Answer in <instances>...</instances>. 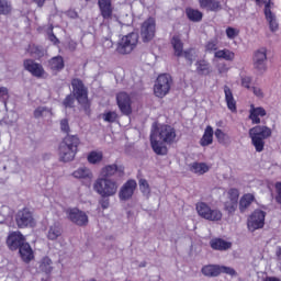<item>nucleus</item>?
<instances>
[{
    "label": "nucleus",
    "mask_w": 281,
    "mask_h": 281,
    "mask_svg": "<svg viewBox=\"0 0 281 281\" xmlns=\"http://www.w3.org/2000/svg\"><path fill=\"white\" fill-rule=\"evenodd\" d=\"M177 138V132L170 125H161L151 131L150 144L156 155H168L166 144H172Z\"/></svg>",
    "instance_id": "1"
},
{
    "label": "nucleus",
    "mask_w": 281,
    "mask_h": 281,
    "mask_svg": "<svg viewBox=\"0 0 281 281\" xmlns=\"http://www.w3.org/2000/svg\"><path fill=\"white\" fill-rule=\"evenodd\" d=\"M80 146V138L78 135H67L59 145V160L67 164L76 159Z\"/></svg>",
    "instance_id": "2"
},
{
    "label": "nucleus",
    "mask_w": 281,
    "mask_h": 281,
    "mask_svg": "<svg viewBox=\"0 0 281 281\" xmlns=\"http://www.w3.org/2000/svg\"><path fill=\"white\" fill-rule=\"evenodd\" d=\"M272 134L273 132L271 131V127H268L267 125H256L250 128L248 133L251 144L257 153H262V150H265V139H269Z\"/></svg>",
    "instance_id": "3"
},
{
    "label": "nucleus",
    "mask_w": 281,
    "mask_h": 281,
    "mask_svg": "<svg viewBox=\"0 0 281 281\" xmlns=\"http://www.w3.org/2000/svg\"><path fill=\"white\" fill-rule=\"evenodd\" d=\"M120 188V182L111 178H98L93 183V190L102 196V199H109V196H115Z\"/></svg>",
    "instance_id": "4"
},
{
    "label": "nucleus",
    "mask_w": 281,
    "mask_h": 281,
    "mask_svg": "<svg viewBox=\"0 0 281 281\" xmlns=\"http://www.w3.org/2000/svg\"><path fill=\"white\" fill-rule=\"evenodd\" d=\"M172 87V77L168 74L159 75L155 85L154 93L156 98H166Z\"/></svg>",
    "instance_id": "5"
},
{
    "label": "nucleus",
    "mask_w": 281,
    "mask_h": 281,
    "mask_svg": "<svg viewBox=\"0 0 281 281\" xmlns=\"http://www.w3.org/2000/svg\"><path fill=\"white\" fill-rule=\"evenodd\" d=\"M139 35L137 33H130L119 41L116 50L119 54H131L137 47Z\"/></svg>",
    "instance_id": "6"
},
{
    "label": "nucleus",
    "mask_w": 281,
    "mask_h": 281,
    "mask_svg": "<svg viewBox=\"0 0 281 281\" xmlns=\"http://www.w3.org/2000/svg\"><path fill=\"white\" fill-rule=\"evenodd\" d=\"M71 85L74 97L86 111H89V99L87 98V88H85V83H82V80L80 79H72Z\"/></svg>",
    "instance_id": "7"
},
{
    "label": "nucleus",
    "mask_w": 281,
    "mask_h": 281,
    "mask_svg": "<svg viewBox=\"0 0 281 281\" xmlns=\"http://www.w3.org/2000/svg\"><path fill=\"white\" fill-rule=\"evenodd\" d=\"M196 212L205 221H221L223 218V213L218 209H212L205 202L196 204Z\"/></svg>",
    "instance_id": "8"
},
{
    "label": "nucleus",
    "mask_w": 281,
    "mask_h": 281,
    "mask_svg": "<svg viewBox=\"0 0 281 281\" xmlns=\"http://www.w3.org/2000/svg\"><path fill=\"white\" fill-rule=\"evenodd\" d=\"M15 223L20 229H25L27 227H34L36 220H34V213L30 209H22L15 215Z\"/></svg>",
    "instance_id": "9"
},
{
    "label": "nucleus",
    "mask_w": 281,
    "mask_h": 281,
    "mask_svg": "<svg viewBox=\"0 0 281 281\" xmlns=\"http://www.w3.org/2000/svg\"><path fill=\"white\" fill-rule=\"evenodd\" d=\"M257 5H260V3H265V16L266 20L269 23V29L271 32H278V18L276 16V13H273L274 4L271 2V0H256Z\"/></svg>",
    "instance_id": "10"
},
{
    "label": "nucleus",
    "mask_w": 281,
    "mask_h": 281,
    "mask_svg": "<svg viewBox=\"0 0 281 281\" xmlns=\"http://www.w3.org/2000/svg\"><path fill=\"white\" fill-rule=\"evenodd\" d=\"M155 32H157L155 19L148 18L140 26V36L144 43L153 41L155 38Z\"/></svg>",
    "instance_id": "11"
},
{
    "label": "nucleus",
    "mask_w": 281,
    "mask_h": 281,
    "mask_svg": "<svg viewBox=\"0 0 281 281\" xmlns=\"http://www.w3.org/2000/svg\"><path fill=\"white\" fill-rule=\"evenodd\" d=\"M254 69L259 71V74H265L267 71V48L261 47L255 50L252 56Z\"/></svg>",
    "instance_id": "12"
},
{
    "label": "nucleus",
    "mask_w": 281,
    "mask_h": 281,
    "mask_svg": "<svg viewBox=\"0 0 281 281\" xmlns=\"http://www.w3.org/2000/svg\"><path fill=\"white\" fill-rule=\"evenodd\" d=\"M267 213L261 210H256L248 218V229L249 232H256V229H262L265 227V217Z\"/></svg>",
    "instance_id": "13"
},
{
    "label": "nucleus",
    "mask_w": 281,
    "mask_h": 281,
    "mask_svg": "<svg viewBox=\"0 0 281 281\" xmlns=\"http://www.w3.org/2000/svg\"><path fill=\"white\" fill-rule=\"evenodd\" d=\"M227 201L224 203V207L228 214H234L238 207V199L240 196V192L238 189L232 188L227 191Z\"/></svg>",
    "instance_id": "14"
},
{
    "label": "nucleus",
    "mask_w": 281,
    "mask_h": 281,
    "mask_svg": "<svg viewBox=\"0 0 281 281\" xmlns=\"http://www.w3.org/2000/svg\"><path fill=\"white\" fill-rule=\"evenodd\" d=\"M116 102L123 115H131V113H133V108H132L133 101H131V95H128V93L126 92L117 93Z\"/></svg>",
    "instance_id": "15"
},
{
    "label": "nucleus",
    "mask_w": 281,
    "mask_h": 281,
    "mask_svg": "<svg viewBox=\"0 0 281 281\" xmlns=\"http://www.w3.org/2000/svg\"><path fill=\"white\" fill-rule=\"evenodd\" d=\"M69 221L75 223V225H79L80 227L87 225L89 223V216L87 213L78 210V209H70L67 212Z\"/></svg>",
    "instance_id": "16"
},
{
    "label": "nucleus",
    "mask_w": 281,
    "mask_h": 281,
    "mask_svg": "<svg viewBox=\"0 0 281 281\" xmlns=\"http://www.w3.org/2000/svg\"><path fill=\"white\" fill-rule=\"evenodd\" d=\"M23 67L29 74H32L35 78H43L45 76V69L43 65L34 61L33 59H25L23 63Z\"/></svg>",
    "instance_id": "17"
},
{
    "label": "nucleus",
    "mask_w": 281,
    "mask_h": 281,
    "mask_svg": "<svg viewBox=\"0 0 281 281\" xmlns=\"http://www.w3.org/2000/svg\"><path fill=\"white\" fill-rule=\"evenodd\" d=\"M135 188H137V182L135 180H128L124 183L119 192V199L121 201H128L135 194Z\"/></svg>",
    "instance_id": "18"
},
{
    "label": "nucleus",
    "mask_w": 281,
    "mask_h": 281,
    "mask_svg": "<svg viewBox=\"0 0 281 281\" xmlns=\"http://www.w3.org/2000/svg\"><path fill=\"white\" fill-rule=\"evenodd\" d=\"M25 243V237L21 233H11L7 239V245L11 251H16Z\"/></svg>",
    "instance_id": "19"
},
{
    "label": "nucleus",
    "mask_w": 281,
    "mask_h": 281,
    "mask_svg": "<svg viewBox=\"0 0 281 281\" xmlns=\"http://www.w3.org/2000/svg\"><path fill=\"white\" fill-rule=\"evenodd\" d=\"M113 0H98L99 10L104 21L113 19Z\"/></svg>",
    "instance_id": "20"
},
{
    "label": "nucleus",
    "mask_w": 281,
    "mask_h": 281,
    "mask_svg": "<svg viewBox=\"0 0 281 281\" xmlns=\"http://www.w3.org/2000/svg\"><path fill=\"white\" fill-rule=\"evenodd\" d=\"M116 175H124V168L117 167V165L113 164L101 169L102 179H111V177H115Z\"/></svg>",
    "instance_id": "21"
},
{
    "label": "nucleus",
    "mask_w": 281,
    "mask_h": 281,
    "mask_svg": "<svg viewBox=\"0 0 281 281\" xmlns=\"http://www.w3.org/2000/svg\"><path fill=\"white\" fill-rule=\"evenodd\" d=\"M265 115H267L265 108L250 105L249 120H251L252 124H260V117H265Z\"/></svg>",
    "instance_id": "22"
},
{
    "label": "nucleus",
    "mask_w": 281,
    "mask_h": 281,
    "mask_svg": "<svg viewBox=\"0 0 281 281\" xmlns=\"http://www.w3.org/2000/svg\"><path fill=\"white\" fill-rule=\"evenodd\" d=\"M200 8L202 10H207L209 12H218L221 10V2L218 0H198Z\"/></svg>",
    "instance_id": "23"
},
{
    "label": "nucleus",
    "mask_w": 281,
    "mask_h": 281,
    "mask_svg": "<svg viewBox=\"0 0 281 281\" xmlns=\"http://www.w3.org/2000/svg\"><path fill=\"white\" fill-rule=\"evenodd\" d=\"M195 71L199 76H210L212 74V66L207 60L200 59L195 63Z\"/></svg>",
    "instance_id": "24"
},
{
    "label": "nucleus",
    "mask_w": 281,
    "mask_h": 281,
    "mask_svg": "<svg viewBox=\"0 0 281 281\" xmlns=\"http://www.w3.org/2000/svg\"><path fill=\"white\" fill-rule=\"evenodd\" d=\"M186 15L189 21L192 23H201L203 21V12H201L199 9L193 8H187L186 9Z\"/></svg>",
    "instance_id": "25"
},
{
    "label": "nucleus",
    "mask_w": 281,
    "mask_h": 281,
    "mask_svg": "<svg viewBox=\"0 0 281 281\" xmlns=\"http://www.w3.org/2000/svg\"><path fill=\"white\" fill-rule=\"evenodd\" d=\"M202 273L206 278H218L221 276V266L220 265H209L202 268Z\"/></svg>",
    "instance_id": "26"
},
{
    "label": "nucleus",
    "mask_w": 281,
    "mask_h": 281,
    "mask_svg": "<svg viewBox=\"0 0 281 281\" xmlns=\"http://www.w3.org/2000/svg\"><path fill=\"white\" fill-rule=\"evenodd\" d=\"M72 177L75 179H87L88 181H91V179H93V172L87 167H79L72 172Z\"/></svg>",
    "instance_id": "27"
},
{
    "label": "nucleus",
    "mask_w": 281,
    "mask_h": 281,
    "mask_svg": "<svg viewBox=\"0 0 281 281\" xmlns=\"http://www.w3.org/2000/svg\"><path fill=\"white\" fill-rule=\"evenodd\" d=\"M60 236H63V227H60V224L55 223L50 225L47 232L48 240H57Z\"/></svg>",
    "instance_id": "28"
},
{
    "label": "nucleus",
    "mask_w": 281,
    "mask_h": 281,
    "mask_svg": "<svg viewBox=\"0 0 281 281\" xmlns=\"http://www.w3.org/2000/svg\"><path fill=\"white\" fill-rule=\"evenodd\" d=\"M212 249L217 251H227V249H232V243L223 240L221 238L212 239L210 243Z\"/></svg>",
    "instance_id": "29"
},
{
    "label": "nucleus",
    "mask_w": 281,
    "mask_h": 281,
    "mask_svg": "<svg viewBox=\"0 0 281 281\" xmlns=\"http://www.w3.org/2000/svg\"><path fill=\"white\" fill-rule=\"evenodd\" d=\"M19 251L24 262H30V260L34 258V251H32V247L27 243H24L22 247L19 248Z\"/></svg>",
    "instance_id": "30"
},
{
    "label": "nucleus",
    "mask_w": 281,
    "mask_h": 281,
    "mask_svg": "<svg viewBox=\"0 0 281 281\" xmlns=\"http://www.w3.org/2000/svg\"><path fill=\"white\" fill-rule=\"evenodd\" d=\"M52 115H54V113L52 112V108L43 105L37 106L33 112V116L35 117V120H41V117H52Z\"/></svg>",
    "instance_id": "31"
},
{
    "label": "nucleus",
    "mask_w": 281,
    "mask_h": 281,
    "mask_svg": "<svg viewBox=\"0 0 281 281\" xmlns=\"http://www.w3.org/2000/svg\"><path fill=\"white\" fill-rule=\"evenodd\" d=\"M171 45L173 47L175 56L181 58V56H183V42H181V37L175 35L171 38Z\"/></svg>",
    "instance_id": "32"
},
{
    "label": "nucleus",
    "mask_w": 281,
    "mask_h": 281,
    "mask_svg": "<svg viewBox=\"0 0 281 281\" xmlns=\"http://www.w3.org/2000/svg\"><path fill=\"white\" fill-rule=\"evenodd\" d=\"M224 93L225 101L229 111H236V100H234V93L232 92V89H229L227 86H224Z\"/></svg>",
    "instance_id": "33"
},
{
    "label": "nucleus",
    "mask_w": 281,
    "mask_h": 281,
    "mask_svg": "<svg viewBox=\"0 0 281 281\" xmlns=\"http://www.w3.org/2000/svg\"><path fill=\"white\" fill-rule=\"evenodd\" d=\"M214 142V130L212 126H206L204 134L200 140L201 146H210Z\"/></svg>",
    "instance_id": "34"
},
{
    "label": "nucleus",
    "mask_w": 281,
    "mask_h": 281,
    "mask_svg": "<svg viewBox=\"0 0 281 281\" xmlns=\"http://www.w3.org/2000/svg\"><path fill=\"white\" fill-rule=\"evenodd\" d=\"M210 171V167L205 162H193L191 165V172L194 175H205Z\"/></svg>",
    "instance_id": "35"
},
{
    "label": "nucleus",
    "mask_w": 281,
    "mask_h": 281,
    "mask_svg": "<svg viewBox=\"0 0 281 281\" xmlns=\"http://www.w3.org/2000/svg\"><path fill=\"white\" fill-rule=\"evenodd\" d=\"M49 67L53 71H60V69L65 68V60L60 56L53 57L49 60Z\"/></svg>",
    "instance_id": "36"
},
{
    "label": "nucleus",
    "mask_w": 281,
    "mask_h": 281,
    "mask_svg": "<svg viewBox=\"0 0 281 281\" xmlns=\"http://www.w3.org/2000/svg\"><path fill=\"white\" fill-rule=\"evenodd\" d=\"M256 198L254 196V194H251V193H247V194H245L241 199H240V201H239V210H240V212H245V210L247 209V207H249V205H251V203H254V200H255Z\"/></svg>",
    "instance_id": "37"
},
{
    "label": "nucleus",
    "mask_w": 281,
    "mask_h": 281,
    "mask_svg": "<svg viewBox=\"0 0 281 281\" xmlns=\"http://www.w3.org/2000/svg\"><path fill=\"white\" fill-rule=\"evenodd\" d=\"M27 53L34 58H43V56L45 55V50H43V47L36 46L34 44L29 45Z\"/></svg>",
    "instance_id": "38"
},
{
    "label": "nucleus",
    "mask_w": 281,
    "mask_h": 281,
    "mask_svg": "<svg viewBox=\"0 0 281 281\" xmlns=\"http://www.w3.org/2000/svg\"><path fill=\"white\" fill-rule=\"evenodd\" d=\"M8 14H12V2L0 0V15L8 16Z\"/></svg>",
    "instance_id": "39"
},
{
    "label": "nucleus",
    "mask_w": 281,
    "mask_h": 281,
    "mask_svg": "<svg viewBox=\"0 0 281 281\" xmlns=\"http://www.w3.org/2000/svg\"><path fill=\"white\" fill-rule=\"evenodd\" d=\"M215 58H223L224 60H234L235 54L229 49L216 50Z\"/></svg>",
    "instance_id": "40"
},
{
    "label": "nucleus",
    "mask_w": 281,
    "mask_h": 281,
    "mask_svg": "<svg viewBox=\"0 0 281 281\" xmlns=\"http://www.w3.org/2000/svg\"><path fill=\"white\" fill-rule=\"evenodd\" d=\"M214 135H215L218 144H229V135H227L221 128L215 130Z\"/></svg>",
    "instance_id": "41"
},
{
    "label": "nucleus",
    "mask_w": 281,
    "mask_h": 281,
    "mask_svg": "<svg viewBox=\"0 0 281 281\" xmlns=\"http://www.w3.org/2000/svg\"><path fill=\"white\" fill-rule=\"evenodd\" d=\"M40 269L44 273H52V259H49V257H44L41 261Z\"/></svg>",
    "instance_id": "42"
},
{
    "label": "nucleus",
    "mask_w": 281,
    "mask_h": 281,
    "mask_svg": "<svg viewBox=\"0 0 281 281\" xmlns=\"http://www.w3.org/2000/svg\"><path fill=\"white\" fill-rule=\"evenodd\" d=\"M103 154L102 151H91L88 155V161L89 164H100V161H102L103 159Z\"/></svg>",
    "instance_id": "43"
},
{
    "label": "nucleus",
    "mask_w": 281,
    "mask_h": 281,
    "mask_svg": "<svg viewBox=\"0 0 281 281\" xmlns=\"http://www.w3.org/2000/svg\"><path fill=\"white\" fill-rule=\"evenodd\" d=\"M182 56L190 65H192L194 60H196V50H194V48H189L182 53Z\"/></svg>",
    "instance_id": "44"
},
{
    "label": "nucleus",
    "mask_w": 281,
    "mask_h": 281,
    "mask_svg": "<svg viewBox=\"0 0 281 281\" xmlns=\"http://www.w3.org/2000/svg\"><path fill=\"white\" fill-rule=\"evenodd\" d=\"M102 117L109 124H113V123L117 122V112H113V111L104 112L102 114Z\"/></svg>",
    "instance_id": "45"
},
{
    "label": "nucleus",
    "mask_w": 281,
    "mask_h": 281,
    "mask_svg": "<svg viewBox=\"0 0 281 281\" xmlns=\"http://www.w3.org/2000/svg\"><path fill=\"white\" fill-rule=\"evenodd\" d=\"M138 186L140 192H143L145 196H148V194H150V184H148V181L146 179H140Z\"/></svg>",
    "instance_id": "46"
},
{
    "label": "nucleus",
    "mask_w": 281,
    "mask_h": 281,
    "mask_svg": "<svg viewBox=\"0 0 281 281\" xmlns=\"http://www.w3.org/2000/svg\"><path fill=\"white\" fill-rule=\"evenodd\" d=\"M221 273H225L226 276H231V278H236L238 276V272L232 267L227 266H220V276Z\"/></svg>",
    "instance_id": "47"
},
{
    "label": "nucleus",
    "mask_w": 281,
    "mask_h": 281,
    "mask_svg": "<svg viewBox=\"0 0 281 281\" xmlns=\"http://www.w3.org/2000/svg\"><path fill=\"white\" fill-rule=\"evenodd\" d=\"M218 49V38L214 37L205 44L206 52H216Z\"/></svg>",
    "instance_id": "48"
},
{
    "label": "nucleus",
    "mask_w": 281,
    "mask_h": 281,
    "mask_svg": "<svg viewBox=\"0 0 281 281\" xmlns=\"http://www.w3.org/2000/svg\"><path fill=\"white\" fill-rule=\"evenodd\" d=\"M75 101L76 97L74 94H68L63 101V105L65 106V109H72Z\"/></svg>",
    "instance_id": "49"
},
{
    "label": "nucleus",
    "mask_w": 281,
    "mask_h": 281,
    "mask_svg": "<svg viewBox=\"0 0 281 281\" xmlns=\"http://www.w3.org/2000/svg\"><path fill=\"white\" fill-rule=\"evenodd\" d=\"M61 133H69L71 128L69 127V120L63 119L59 123Z\"/></svg>",
    "instance_id": "50"
},
{
    "label": "nucleus",
    "mask_w": 281,
    "mask_h": 281,
    "mask_svg": "<svg viewBox=\"0 0 281 281\" xmlns=\"http://www.w3.org/2000/svg\"><path fill=\"white\" fill-rule=\"evenodd\" d=\"M250 91H252V93H254V95H256V98H259V99L265 98V92H262V89L258 86L251 87Z\"/></svg>",
    "instance_id": "51"
},
{
    "label": "nucleus",
    "mask_w": 281,
    "mask_h": 281,
    "mask_svg": "<svg viewBox=\"0 0 281 281\" xmlns=\"http://www.w3.org/2000/svg\"><path fill=\"white\" fill-rule=\"evenodd\" d=\"M226 36H227V38H231V40L236 38V36H238V30H236L234 27H227Z\"/></svg>",
    "instance_id": "52"
},
{
    "label": "nucleus",
    "mask_w": 281,
    "mask_h": 281,
    "mask_svg": "<svg viewBox=\"0 0 281 281\" xmlns=\"http://www.w3.org/2000/svg\"><path fill=\"white\" fill-rule=\"evenodd\" d=\"M251 77H241V87H245V89H251Z\"/></svg>",
    "instance_id": "53"
},
{
    "label": "nucleus",
    "mask_w": 281,
    "mask_h": 281,
    "mask_svg": "<svg viewBox=\"0 0 281 281\" xmlns=\"http://www.w3.org/2000/svg\"><path fill=\"white\" fill-rule=\"evenodd\" d=\"M276 190H277V203H281V182L276 183Z\"/></svg>",
    "instance_id": "54"
},
{
    "label": "nucleus",
    "mask_w": 281,
    "mask_h": 281,
    "mask_svg": "<svg viewBox=\"0 0 281 281\" xmlns=\"http://www.w3.org/2000/svg\"><path fill=\"white\" fill-rule=\"evenodd\" d=\"M48 40L50 41V43H54V45H58V43H60L58 37L54 35V32L48 33Z\"/></svg>",
    "instance_id": "55"
},
{
    "label": "nucleus",
    "mask_w": 281,
    "mask_h": 281,
    "mask_svg": "<svg viewBox=\"0 0 281 281\" xmlns=\"http://www.w3.org/2000/svg\"><path fill=\"white\" fill-rule=\"evenodd\" d=\"M0 98L2 100H8V88L0 87Z\"/></svg>",
    "instance_id": "56"
},
{
    "label": "nucleus",
    "mask_w": 281,
    "mask_h": 281,
    "mask_svg": "<svg viewBox=\"0 0 281 281\" xmlns=\"http://www.w3.org/2000/svg\"><path fill=\"white\" fill-rule=\"evenodd\" d=\"M77 47H78V43H76L74 41H70L68 43V49H70V52H76Z\"/></svg>",
    "instance_id": "57"
},
{
    "label": "nucleus",
    "mask_w": 281,
    "mask_h": 281,
    "mask_svg": "<svg viewBox=\"0 0 281 281\" xmlns=\"http://www.w3.org/2000/svg\"><path fill=\"white\" fill-rule=\"evenodd\" d=\"M100 204H101V207L103 210H108V207H109V200L103 199V200L100 201Z\"/></svg>",
    "instance_id": "58"
},
{
    "label": "nucleus",
    "mask_w": 281,
    "mask_h": 281,
    "mask_svg": "<svg viewBox=\"0 0 281 281\" xmlns=\"http://www.w3.org/2000/svg\"><path fill=\"white\" fill-rule=\"evenodd\" d=\"M220 74H227V66L225 64L218 66Z\"/></svg>",
    "instance_id": "59"
},
{
    "label": "nucleus",
    "mask_w": 281,
    "mask_h": 281,
    "mask_svg": "<svg viewBox=\"0 0 281 281\" xmlns=\"http://www.w3.org/2000/svg\"><path fill=\"white\" fill-rule=\"evenodd\" d=\"M33 1L38 5V8H43V4L45 3V0H33Z\"/></svg>",
    "instance_id": "60"
},
{
    "label": "nucleus",
    "mask_w": 281,
    "mask_h": 281,
    "mask_svg": "<svg viewBox=\"0 0 281 281\" xmlns=\"http://www.w3.org/2000/svg\"><path fill=\"white\" fill-rule=\"evenodd\" d=\"M277 257H278L279 260H281V248H279V249L277 250Z\"/></svg>",
    "instance_id": "61"
},
{
    "label": "nucleus",
    "mask_w": 281,
    "mask_h": 281,
    "mask_svg": "<svg viewBox=\"0 0 281 281\" xmlns=\"http://www.w3.org/2000/svg\"><path fill=\"white\" fill-rule=\"evenodd\" d=\"M221 124H223V121L216 123L217 126H221Z\"/></svg>",
    "instance_id": "62"
},
{
    "label": "nucleus",
    "mask_w": 281,
    "mask_h": 281,
    "mask_svg": "<svg viewBox=\"0 0 281 281\" xmlns=\"http://www.w3.org/2000/svg\"><path fill=\"white\" fill-rule=\"evenodd\" d=\"M86 1H91V0H86Z\"/></svg>",
    "instance_id": "63"
}]
</instances>
